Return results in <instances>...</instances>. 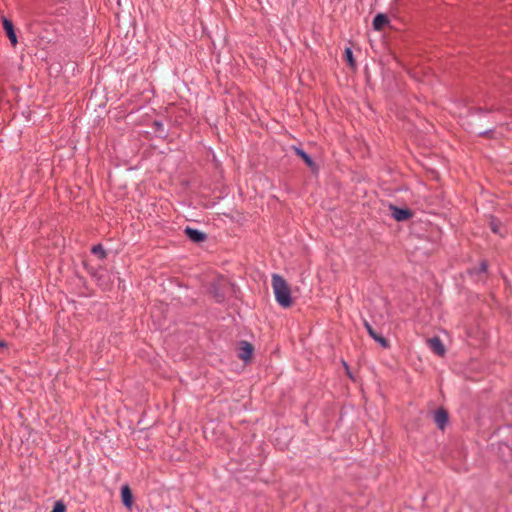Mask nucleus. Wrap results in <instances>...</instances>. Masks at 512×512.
Listing matches in <instances>:
<instances>
[{
  "label": "nucleus",
  "mask_w": 512,
  "mask_h": 512,
  "mask_svg": "<svg viewBox=\"0 0 512 512\" xmlns=\"http://www.w3.org/2000/svg\"><path fill=\"white\" fill-rule=\"evenodd\" d=\"M7 347V343L3 340H0V348H6Z\"/></svg>",
  "instance_id": "nucleus-18"
},
{
  "label": "nucleus",
  "mask_w": 512,
  "mask_h": 512,
  "mask_svg": "<svg viewBox=\"0 0 512 512\" xmlns=\"http://www.w3.org/2000/svg\"><path fill=\"white\" fill-rule=\"evenodd\" d=\"M185 235L195 243H201L206 240V234L190 227H186L184 230Z\"/></svg>",
  "instance_id": "nucleus-7"
},
{
  "label": "nucleus",
  "mask_w": 512,
  "mask_h": 512,
  "mask_svg": "<svg viewBox=\"0 0 512 512\" xmlns=\"http://www.w3.org/2000/svg\"><path fill=\"white\" fill-rule=\"evenodd\" d=\"M51 512H66V505L62 501H57Z\"/></svg>",
  "instance_id": "nucleus-15"
},
{
  "label": "nucleus",
  "mask_w": 512,
  "mask_h": 512,
  "mask_svg": "<svg viewBox=\"0 0 512 512\" xmlns=\"http://www.w3.org/2000/svg\"><path fill=\"white\" fill-rule=\"evenodd\" d=\"M87 272L91 275L92 278H94L98 283L99 285H102L101 281H102V270H98V269H95L94 267L92 266H89L88 264H84Z\"/></svg>",
  "instance_id": "nucleus-11"
},
{
  "label": "nucleus",
  "mask_w": 512,
  "mask_h": 512,
  "mask_svg": "<svg viewBox=\"0 0 512 512\" xmlns=\"http://www.w3.org/2000/svg\"><path fill=\"white\" fill-rule=\"evenodd\" d=\"M154 125H155V126H157V127H160V122H159V121H157V120H155V121H154Z\"/></svg>",
  "instance_id": "nucleus-19"
},
{
  "label": "nucleus",
  "mask_w": 512,
  "mask_h": 512,
  "mask_svg": "<svg viewBox=\"0 0 512 512\" xmlns=\"http://www.w3.org/2000/svg\"><path fill=\"white\" fill-rule=\"evenodd\" d=\"M345 58H346L348 64L352 68L355 67V61H354V58H353V53H352V50L350 48H346L345 49Z\"/></svg>",
  "instance_id": "nucleus-14"
},
{
  "label": "nucleus",
  "mask_w": 512,
  "mask_h": 512,
  "mask_svg": "<svg viewBox=\"0 0 512 512\" xmlns=\"http://www.w3.org/2000/svg\"><path fill=\"white\" fill-rule=\"evenodd\" d=\"M121 499L122 503L125 507L131 508L133 504V495L130 487L128 485H124L121 488Z\"/></svg>",
  "instance_id": "nucleus-8"
},
{
  "label": "nucleus",
  "mask_w": 512,
  "mask_h": 512,
  "mask_svg": "<svg viewBox=\"0 0 512 512\" xmlns=\"http://www.w3.org/2000/svg\"><path fill=\"white\" fill-rule=\"evenodd\" d=\"M487 269V263L483 261L480 265V271L485 272Z\"/></svg>",
  "instance_id": "nucleus-17"
},
{
  "label": "nucleus",
  "mask_w": 512,
  "mask_h": 512,
  "mask_svg": "<svg viewBox=\"0 0 512 512\" xmlns=\"http://www.w3.org/2000/svg\"><path fill=\"white\" fill-rule=\"evenodd\" d=\"M391 215L396 221H405L412 217V212L409 209L398 208L390 206Z\"/></svg>",
  "instance_id": "nucleus-5"
},
{
  "label": "nucleus",
  "mask_w": 512,
  "mask_h": 512,
  "mask_svg": "<svg viewBox=\"0 0 512 512\" xmlns=\"http://www.w3.org/2000/svg\"><path fill=\"white\" fill-rule=\"evenodd\" d=\"M91 252H92V254L98 256L101 260H103L107 257V253L101 244L94 245L91 248Z\"/></svg>",
  "instance_id": "nucleus-13"
},
{
  "label": "nucleus",
  "mask_w": 512,
  "mask_h": 512,
  "mask_svg": "<svg viewBox=\"0 0 512 512\" xmlns=\"http://www.w3.org/2000/svg\"><path fill=\"white\" fill-rule=\"evenodd\" d=\"M434 420L440 429H443L448 421L447 412L444 409H438L434 414Z\"/></svg>",
  "instance_id": "nucleus-9"
},
{
  "label": "nucleus",
  "mask_w": 512,
  "mask_h": 512,
  "mask_svg": "<svg viewBox=\"0 0 512 512\" xmlns=\"http://www.w3.org/2000/svg\"><path fill=\"white\" fill-rule=\"evenodd\" d=\"M254 347L247 341H242L239 347L238 357L244 362L249 361L252 358Z\"/></svg>",
  "instance_id": "nucleus-4"
},
{
  "label": "nucleus",
  "mask_w": 512,
  "mask_h": 512,
  "mask_svg": "<svg viewBox=\"0 0 512 512\" xmlns=\"http://www.w3.org/2000/svg\"><path fill=\"white\" fill-rule=\"evenodd\" d=\"M2 25L12 46H16V44L18 43V39L13 22L10 19L6 18L5 16H2Z\"/></svg>",
  "instance_id": "nucleus-2"
},
{
  "label": "nucleus",
  "mask_w": 512,
  "mask_h": 512,
  "mask_svg": "<svg viewBox=\"0 0 512 512\" xmlns=\"http://www.w3.org/2000/svg\"><path fill=\"white\" fill-rule=\"evenodd\" d=\"M491 229L494 233H499V224H496L494 221L491 222Z\"/></svg>",
  "instance_id": "nucleus-16"
},
{
  "label": "nucleus",
  "mask_w": 512,
  "mask_h": 512,
  "mask_svg": "<svg viewBox=\"0 0 512 512\" xmlns=\"http://www.w3.org/2000/svg\"><path fill=\"white\" fill-rule=\"evenodd\" d=\"M272 288L276 301L283 308L292 305L291 291L286 280L278 274L272 276Z\"/></svg>",
  "instance_id": "nucleus-1"
},
{
  "label": "nucleus",
  "mask_w": 512,
  "mask_h": 512,
  "mask_svg": "<svg viewBox=\"0 0 512 512\" xmlns=\"http://www.w3.org/2000/svg\"><path fill=\"white\" fill-rule=\"evenodd\" d=\"M388 23V18L384 14H378L373 19V28L375 30H382L383 27Z\"/></svg>",
  "instance_id": "nucleus-10"
},
{
  "label": "nucleus",
  "mask_w": 512,
  "mask_h": 512,
  "mask_svg": "<svg viewBox=\"0 0 512 512\" xmlns=\"http://www.w3.org/2000/svg\"><path fill=\"white\" fill-rule=\"evenodd\" d=\"M364 327L366 328L368 334L376 341L378 342L382 347L387 348L389 346V342L387 339L379 335L373 327L370 325V323L367 320H364L363 322Z\"/></svg>",
  "instance_id": "nucleus-6"
},
{
  "label": "nucleus",
  "mask_w": 512,
  "mask_h": 512,
  "mask_svg": "<svg viewBox=\"0 0 512 512\" xmlns=\"http://www.w3.org/2000/svg\"><path fill=\"white\" fill-rule=\"evenodd\" d=\"M294 151L295 153L302 158V160L310 167V168H314L315 164L313 162V160L311 159V157L305 152L303 151L302 149L298 148V147H294Z\"/></svg>",
  "instance_id": "nucleus-12"
},
{
  "label": "nucleus",
  "mask_w": 512,
  "mask_h": 512,
  "mask_svg": "<svg viewBox=\"0 0 512 512\" xmlns=\"http://www.w3.org/2000/svg\"><path fill=\"white\" fill-rule=\"evenodd\" d=\"M427 345L438 356H444L446 349L439 337H432L427 339Z\"/></svg>",
  "instance_id": "nucleus-3"
}]
</instances>
